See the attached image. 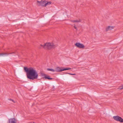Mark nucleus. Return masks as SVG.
Listing matches in <instances>:
<instances>
[{"label":"nucleus","mask_w":123,"mask_h":123,"mask_svg":"<svg viewBox=\"0 0 123 123\" xmlns=\"http://www.w3.org/2000/svg\"><path fill=\"white\" fill-rule=\"evenodd\" d=\"M75 45L77 47L80 49H83L85 47L84 45L79 43H76Z\"/></svg>","instance_id":"6"},{"label":"nucleus","mask_w":123,"mask_h":123,"mask_svg":"<svg viewBox=\"0 0 123 123\" xmlns=\"http://www.w3.org/2000/svg\"><path fill=\"white\" fill-rule=\"evenodd\" d=\"M34 123V122H31L30 123Z\"/></svg>","instance_id":"19"},{"label":"nucleus","mask_w":123,"mask_h":123,"mask_svg":"<svg viewBox=\"0 0 123 123\" xmlns=\"http://www.w3.org/2000/svg\"><path fill=\"white\" fill-rule=\"evenodd\" d=\"M24 69L26 72L27 76L28 78L33 80L38 78V73L34 68H27L26 67H24Z\"/></svg>","instance_id":"1"},{"label":"nucleus","mask_w":123,"mask_h":123,"mask_svg":"<svg viewBox=\"0 0 123 123\" xmlns=\"http://www.w3.org/2000/svg\"><path fill=\"white\" fill-rule=\"evenodd\" d=\"M81 21V20L80 19H79V20H76L73 21V22H80Z\"/></svg>","instance_id":"14"},{"label":"nucleus","mask_w":123,"mask_h":123,"mask_svg":"<svg viewBox=\"0 0 123 123\" xmlns=\"http://www.w3.org/2000/svg\"><path fill=\"white\" fill-rule=\"evenodd\" d=\"M17 120L15 118H12L9 120V123H17Z\"/></svg>","instance_id":"7"},{"label":"nucleus","mask_w":123,"mask_h":123,"mask_svg":"<svg viewBox=\"0 0 123 123\" xmlns=\"http://www.w3.org/2000/svg\"><path fill=\"white\" fill-rule=\"evenodd\" d=\"M44 77L45 79H48L49 80H50L52 79V78H50L49 76H48L45 75Z\"/></svg>","instance_id":"10"},{"label":"nucleus","mask_w":123,"mask_h":123,"mask_svg":"<svg viewBox=\"0 0 123 123\" xmlns=\"http://www.w3.org/2000/svg\"><path fill=\"white\" fill-rule=\"evenodd\" d=\"M67 74H69L70 75H75V74H71V73H67Z\"/></svg>","instance_id":"17"},{"label":"nucleus","mask_w":123,"mask_h":123,"mask_svg":"<svg viewBox=\"0 0 123 123\" xmlns=\"http://www.w3.org/2000/svg\"><path fill=\"white\" fill-rule=\"evenodd\" d=\"M8 100H10V101H12V102H13L14 103L15 102V101L14 100H13L12 99H8Z\"/></svg>","instance_id":"15"},{"label":"nucleus","mask_w":123,"mask_h":123,"mask_svg":"<svg viewBox=\"0 0 123 123\" xmlns=\"http://www.w3.org/2000/svg\"><path fill=\"white\" fill-rule=\"evenodd\" d=\"M47 70L48 71H50L53 72H55V70L52 69L48 68Z\"/></svg>","instance_id":"11"},{"label":"nucleus","mask_w":123,"mask_h":123,"mask_svg":"<svg viewBox=\"0 0 123 123\" xmlns=\"http://www.w3.org/2000/svg\"><path fill=\"white\" fill-rule=\"evenodd\" d=\"M70 68H65L63 67L60 68L59 67H57L55 68V71L57 72H61L64 70H68L70 69Z\"/></svg>","instance_id":"3"},{"label":"nucleus","mask_w":123,"mask_h":123,"mask_svg":"<svg viewBox=\"0 0 123 123\" xmlns=\"http://www.w3.org/2000/svg\"><path fill=\"white\" fill-rule=\"evenodd\" d=\"M110 28L109 26L107 27L105 29V31H108L109 30H110Z\"/></svg>","instance_id":"12"},{"label":"nucleus","mask_w":123,"mask_h":123,"mask_svg":"<svg viewBox=\"0 0 123 123\" xmlns=\"http://www.w3.org/2000/svg\"><path fill=\"white\" fill-rule=\"evenodd\" d=\"M8 54H7L6 53H1L0 54V56H5L6 55H7Z\"/></svg>","instance_id":"9"},{"label":"nucleus","mask_w":123,"mask_h":123,"mask_svg":"<svg viewBox=\"0 0 123 123\" xmlns=\"http://www.w3.org/2000/svg\"><path fill=\"white\" fill-rule=\"evenodd\" d=\"M110 30H111L113 29L114 28V27L112 26H109Z\"/></svg>","instance_id":"13"},{"label":"nucleus","mask_w":123,"mask_h":123,"mask_svg":"<svg viewBox=\"0 0 123 123\" xmlns=\"http://www.w3.org/2000/svg\"><path fill=\"white\" fill-rule=\"evenodd\" d=\"M45 1L41 0L40 1H37V4L39 6H41L45 7Z\"/></svg>","instance_id":"5"},{"label":"nucleus","mask_w":123,"mask_h":123,"mask_svg":"<svg viewBox=\"0 0 123 123\" xmlns=\"http://www.w3.org/2000/svg\"><path fill=\"white\" fill-rule=\"evenodd\" d=\"M56 45H55L53 43H47L44 45L41 44L38 46V48L39 49H41L42 48H43L45 49H50L52 48H54L56 47Z\"/></svg>","instance_id":"2"},{"label":"nucleus","mask_w":123,"mask_h":123,"mask_svg":"<svg viewBox=\"0 0 123 123\" xmlns=\"http://www.w3.org/2000/svg\"><path fill=\"white\" fill-rule=\"evenodd\" d=\"M74 27L76 29H77V28L75 26H74Z\"/></svg>","instance_id":"18"},{"label":"nucleus","mask_w":123,"mask_h":123,"mask_svg":"<svg viewBox=\"0 0 123 123\" xmlns=\"http://www.w3.org/2000/svg\"><path fill=\"white\" fill-rule=\"evenodd\" d=\"M123 86L122 85V86H120V87L119 88V89H123Z\"/></svg>","instance_id":"16"},{"label":"nucleus","mask_w":123,"mask_h":123,"mask_svg":"<svg viewBox=\"0 0 123 123\" xmlns=\"http://www.w3.org/2000/svg\"><path fill=\"white\" fill-rule=\"evenodd\" d=\"M52 2L51 1H45V6L51 4Z\"/></svg>","instance_id":"8"},{"label":"nucleus","mask_w":123,"mask_h":123,"mask_svg":"<svg viewBox=\"0 0 123 123\" xmlns=\"http://www.w3.org/2000/svg\"><path fill=\"white\" fill-rule=\"evenodd\" d=\"M114 120L121 123H123V119L118 116H115L113 117Z\"/></svg>","instance_id":"4"}]
</instances>
